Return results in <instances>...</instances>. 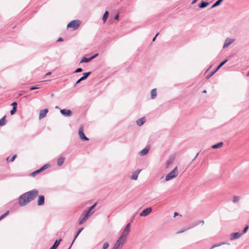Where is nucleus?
<instances>
[{
    "label": "nucleus",
    "mask_w": 249,
    "mask_h": 249,
    "mask_svg": "<svg viewBox=\"0 0 249 249\" xmlns=\"http://www.w3.org/2000/svg\"><path fill=\"white\" fill-rule=\"evenodd\" d=\"M38 191L33 189L19 196L18 203L20 206H24L33 200L38 195Z\"/></svg>",
    "instance_id": "1"
},
{
    "label": "nucleus",
    "mask_w": 249,
    "mask_h": 249,
    "mask_svg": "<svg viewBox=\"0 0 249 249\" xmlns=\"http://www.w3.org/2000/svg\"><path fill=\"white\" fill-rule=\"evenodd\" d=\"M178 175L177 167H175L165 176V180L168 181L176 177Z\"/></svg>",
    "instance_id": "2"
},
{
    "label": "nucleus",
    "mask_w": 249,
    "mask_h": 249,
    "mask_svg": "<svg viewBox=\"0 0 249 249\" xmlns=\"http://www.w3.org/2000/svg\"><path fill=\"white\" fill-rule=\"evenodd\" d=\"M81 21L79 20H74L71 21L67 25L68 28H72L73 30L77 29L80 26Z\"/></svg>",
    "instance_id": "3"
},
{
    "label": "nucleus",
    "mask_w": 249,
    "mask_h": 249,
    "mask_svg": "<svg viewBox=\"0 0 249 249\" xmlns=\"http://www.w3.org/2000/svg\"><path fill=\"white\" fill-rule=\"evenodd\" d=\"M89 216V212L84 211L79 218V224H82L85 221L87 220Z\"/></svg>",
    "instance_id": "4"
},
{
    "label": "nucleus",
    "mask_w": 249,
    "mask_h": 249,
    "mask_svg": "<svg viewBox=\"0 0 249 249\" xmlns=\"http://www.w3.org/2000/svg\"><path fill=\"white\" fill-rule=\"evenodd\" d=\"M78 134L80 138L85 141H87L89 140V139L85 136L84 133V128L83 126H81L79 129Z\"/></svg>",
    "instance_id": "5"
},
{
    "label": "nucleus",
    "mask_w": 249,
    "mask_h": 249,
    "mask_svg": "<svg viewBox=\"0 0 249 249\" xmlns=\"http://www.w3.org/2000/svg\"><path fill=\"white\" fill-rule=\"evenodd\" d=\"M125 240L121 238H119L117 240L112 249H118L120 246H122L124 244Z\"/></svg>",
    "instance_id": "6"
},
{
    "label": "nucleus",
    "mask_w": 249,
    "mask_h": 249,
    "mask_svg": "<svg viewBox=\"0 0 249 249\" xmlns=\"http://www.w3.org/2000/svg\"><path fill=\"white\" fill-rule=\"evenodd\" d=\"M152 209L151 207L147 208L143 210L140 213V216H146L149 215L152 212Z\"/></svg>",
    "instance_id": "7"
},
{
    "label": "nucleus",
    "mask_w": 249,
    "mask_h": 249,
    "mask_svg": "<svg viewBox=\"0 0 249 249\" xmlns=\"http://www.w3.org/2000/svg\"><path fill=\"white\" fill-rule=\"evenodd\" d=\"M235 40V39L234 38H227L225 40L223 48L228 47L232 43H233Z\"/></svg>",
    "instance_id": "8"
},
{
    "label": "nucleus",
    "mask_w": 249,
    "mask_h": 249,
    "mask_svg": "<svg viewBox=\"0 0 249 249\" xmlns=\"http://www.w3.org/2000/svg\"><path fill=\"white\" fill-rule=\"evenodd\" d=\"M91 73V72L90 71H89V72H85L83 74V76H82L80 79H79L76 82V83L75 84V86L76 85L79 84V83H80L83 80H84L85 79H86L87 78V77Z\"/></svg>",
    "instance_id": "9"
},
{
    "label": "nucleus",
    "mask_w": 249,
    "mask_h": 249,
    "mask_svg": "<svg viewBox=\"0 0 249 249\" xmlns=\"http://www.w3.org/2000/svg\"><path fill=\"white\" fill-rule=\"evenodd\" d=\"M60 113L63 116L70 117L72 115V112L70 109H62L60 110Z\"/></svg>",
    "instance_id": "10"
},
{
    "label": "nucleus",
    "mask_w": 249,
    "mask_h": 249,
    "mask_svg": "<svg viewBox=\"0 0 249 249\" xmlns=\"http://www.w3.org/2000/svg\"><path fill=\"white\" fill-rule=\"evenodd\" d=\"M141 171L140 169H137L133 172L130 176V178L132 180H137L139 173Z\"/></svg>",
    "instance_id": "11"
},
{
    "label": "nucleus",
    "mask_w": 249,
    "mask_h": 249,
    "mask_svg": "<svg viewBox=\"0 0 249 249\" xmlns=\"http://www.w3.org/2000/svg\"><path fill=\"white\" fill-rule=\"evenodd\" d=\"M242 235V233H240V232L232 233L230 236V239H231V240L237 239L239 238Z\"/></svg>",
    "instance_id": "12"
},
{
    "label": "nucleus",
    "mask_w": 249,
    "mask_h": 249,
    "mask_svg": "<svg viewBox=\"0 0 249 249\" xmlns=\"http://www.w3.org/2000/svg\"><path fill=\"white\" fill-rule=\"evenodd\" d=\"M98 53H96L95 54L92 55V56L89 57V58H87V57H84L81 60H80V63H83V62H89L90 61H91L92 59H93V58H94L95 57H96L97 56H98Z\"/></svg>",
    "instance_id": "13"
},
{
    "label": "nucleus",
    "mask_w": 249,
    "mask_h": 249,
    "mask_svg": "<svg viewBox=\"0 0 249 249\" xmlns=\"http://www.w3.org/2000/svg\"><path fill=\"white\" fill-rule=\"evenodd\" d=\"M150 150V146H146L143 149L140 151L139 153V155L141 156H143L147 154Z\"/></svg>",
    "instance_id": "14"
},
{
    "label": "nucleus",
    "mask_w": 249,
    "mask_h": 249,
    "mask_svg": "<svg viewBox=\"0 0 249 249\" xmlns=\"http://www.w3.org/2000/svg\"><path fill=\"white\" fill-rule=\"evenodd\" d=\"M48 112V109L47 108H45L43 110H41L39 112V119L40 120L44 118L46 116V114Z\"/></svg>",
    "instance_id": "15"
},
{
    "label": "nucleus",
    "mask_w": 249,
    "mask_h": 249,
    "mask_svg": "<svg viewBox=\"0 0 249 249\" xmlns=\"http://www.w3.org/2000/svg\"><path fill=\"white\" fill-rule=\"evenodd\" d=\"M45 198L44 196L42 195H40L38 196V199L37 200V205L38 206L43 205L44 204Z\"/></svg>",
    "instance_id": "16"
},
{
    "label": "nucleus",
    "mask_w": 249,
    "mask_h": 249,
    "mask_svg": "<svg viewBox=\"0 0 249 249\" xmlns=\"http://www.w3.org/2000/svg\"><path fill=\"white\" fill-rule=\"evenodd\" d=\"M146 121V119L145 117H143L139 119L137 121V124L140 126H142Z\"/></svg>",
    "instance_id": "17"
},
{
    "label": "nucleus",
    "mask_w": 249,
    "mask_h": 249,
    "mask_svg": "<svg viewBox=\"0 0 249 249\" xmlns=\"http://www.w3.org/2000/svg\"><path fill=\"white\" fill-rule=\"evenodd\" d=\"M61 241V238L59 240H56L53 245L49 249H56Z\"/></svg>",
    "instance_id": "18"
},
{
    "label": "nucleus",
    "mask_w": 249,
    "mask_h": 249,
    "mask_svg": "<svg viewBox=\"0 0 249 249\" xmlns=\"http://www.w3.org/2000/svg\"><path fill=\"white\" fill-rule=\"evenodd\" d=\"M129 232L127 231L126 230H124L123 232L122 233L120 238H121L122 239H124L125 241L126 237L128 235Z\"/></svg>",
    "instance_id": "19"
},
{
    "label": "nucleus",
    "mask_w": 249,
    "mask_h": 249,
    "mask_svg": "<svg viewBox=\"0 0 249 249\" xmlns=\"http://www.w3.org/2000/svg\"><path fill=\"white\" fill-rule=\"evenodd\" d=\"M157 95V90L156 89H152L151 91L150 95L152 99H154Z\"/></svg>",
    "instance_id": "20"
},
{
    "label": "nucleus",
    "mask_w": 249,
    "mask_h": 249,
    "mask_svg": "<svg viewBox=\"0 0 249 249\" xmlns=\"http://www.w3.org/2000/svg\"><path fill=\"white\" fill-rule=\"evenodd\" d=\"M64 160L65 158L63 157H60V158H59L57 159V165L59 166H61L63 164Z\"/></svg>",
    "instance_id": "21"
},
{
    "label": "nucleus",
    "mask_w": 249,
    "mask_h": 249,
    "mask_svg": "<svg viewBox=\"0 0 249 249\" xmlns=\"http://www.w3.org/2000/svg\"><path fill=\"white\" fill-rule=\"evenodd\" d=\"M209 5V2L202 0L198 5L200 8H204Z\"/></svg>",
    "instance_id": "22"
},
{
    "label": "nucleus",
    "mask_w": 249,
    "mask_h": 249,
    "mask_svg": "<svg viewBox=\"0 0 249 249\" xmlns=\"http://www.w3.org/2000/svg\"><path fill=\"white\" fill-rule=\"evenodd\" d=\"M174 160V158L170 157L166 161V168H168L171 164H172Z\"/></svg>",
    "instance_id": "23"
},
{
    "label": "nucleus",
    "mask_w": 249,
    "mask_h": 249,
    "mask_svg": "<svg viewBox=\"0 0 249 249\" xmlns=\"http://www.w3.org/2000/svg\"><path fill=\"white\" fill-rule=\"evenodd\" d=\"M223 145V142H220L217 144L212 145V148L213 149L219 148H220L221 147H222Z\"/></svg>",
    "instance_id": "24"
},
{
    "label": "nucleus",
    "mask_w": 249,
    "mask_h": 249,
    "mask_svg": "<svg viewBox=\"0 0 249 249\" xmlns=\"http://www.w3.org/2000/svg\"><path fill=\"white\" fill-rule=\"evenodd\" d=\"M83 228H81L80 229H78V230L77 231L76 234L75 235V236H74V238L72 242V244H73L75 241V240L76 239V238L77 237V236L79 235V234H80V233L83 231Z\"/></svg>",
    "instance_id": "25"
},
{
    "label": "nucleus",
    "mask_w": 249,
    "mask_h": 249,
    "mask_svg": "<svg viewBox=\"0 0 249 249\" xmlns=\"http://www.w3.org/2000/svg\"><path fill=\"white\" fill-rule=\"evenodd\" d=\"M6 116H4L1 119H0V126H2L6 124Z\"/></svg>",
    "instance_id": "26"
},
{
    "label": "nucleus",
    "mask_w": 249,
    "mask_h": 249,
    "mask_svg": "<svg viewBox=\"0 0 249 249\" xmlns=\"http://www.w3.org/2000/svg\"><path fill=\"white\" fill-rule=\"evenodd\" d=\"M191 228H193V227H192V226H190V227H189L188 228H182L180 231H177V233L178 234V233H182V232H183L186 231L187 230H189V229H190Z\"/></svg>",
    "instance_id": "27"
},
{
    "label": "nucleus",
    "mask_w": 249,
    "mask_h": 249,
    "mask_svg": "<svg viewBox=\"0 0 249 249\" xmlns=\"http://www.w3.org/2000/svg\"><path fill=\"white\" fill-rule=\"evenodd\" d=\"M108 14H109V13L107 11H106L103 16V18H102V20H103V21L105 22L106 21L107 18H108Z\"/></svg>",
    "instance_id": "28"
},
{
    "label": "nucleus",
    "mask_w": 249,
    "mask_h": 249,
    "mask_svg": "<svg viewBox=\"0 0 249 249\" xmlns=\"http://www.w3.org/2000/svg\"><path fill=\"white\" fill-rule=\"evenodd\" d=\"M228 61V59H226L224 61L221 62L219 65L217 66L216 69V71H218L222 66H223Z\"/></svg>",
    "instance_id": "29"
},
{
    "label": "nucleus",
    "mask_w": 249,
    "mask_h": 249,
    "mask_svg": "<svg viewBox=\"0 0 249 249\" xmlns=\"http://www.w3.org/2000/svg\"><path fill=\"white\" fill-rule=\"evenodd\" d=\"M223 0H217L212 6V8H214L220 4Z\"/></svg>",
    "instance_id": "30"
},
{
    "label": "nucleus",
    "mask_w": 249,
    "mask_h": 249,
    "mask_svg": "<svg viewBox=\"0 0 249 249\" xmlns=\"http://www.w3.org/2000/svg\"><path fill=\"white\" fill-rule=\"evenodd\" d=\"M204 221H203V220H200V221H198L196 222L195 223L193 224L192 225V227L194 228V227L197 226L199 224H204Z\"/></svg>",
    "instance_id": "31"
},
{
    "label": "nucleus",
    "mask_w": 249,
    "mask_h": 249,
    "mask_svg": "<svg viewBox=\"0 0 249 249\" xmlns=\"http://www.w3.org/2000/svg\"><path fill=\"white\" fill-rule=\"evenodd\" d=\"M16 157H17V155H15L13 156L11 158H10V157H7L6 159V160L8 161L12 162L15 160V159H16Z\"/></svg>",
    "instance_id": "32"
},
{
    "label": "nucleus",
    "mask_w": 249,
    "mask_h": 249,
    "mask_svg": "<svg viewBox=\"0 0 249 249\" xmlns=\"http://www.w3.org/2000/svg\"><path fill=\"white\" fill-rule=\"evenodd\" d=\"M96 205H97L96 203H94L93 205H92L91 207H90L89 208V210L88 211H87L86 212H89V214L90 215L91 211H92V210L94 208V207L96 206Z\"/></svg>",
    "instance_id": "33"
},
{
    "label": "nucleus",
    "mask_w": 249,
    "mask_h": 249,
    "mask_svg": "<svg viewBox=\"0 0 249 249\" xmlns=\"http://www.w3.org/2000/svg\"><path fill=\"white\" fill-rule=\"evenodd\" d=\"M49 166H50L49 164H46L44 165H43L42 167H41L39 169H40V171L42 172V171H44V170H45L46 169H47V168H48Z\"/></svg>",
    "instance_id": "34"
},
{
    "label": "nucleus",
    "mask_w": 249,
    "mask_h": 249,
    "mask_svg": "<svg viewBox=\"0 0 249 249\" xmlns=\"http://www.w3.org/2000/svg\"><path fill=\"white\" fill-rule=\"evenodd\" d=\"M240 197L239 196H234L233 197V202L234 203H237L239 201V200H240Z\"/></svg>",
    "instance_id": "35"
},
{
    "label": "nucleus",
    "mask_w": 249,
    "mask_h": 249,
    "mask_svg": "<svg viewBox=\"0 0 249 249\" xmlns=\"http://www.w3.org/2000/svg\"><path fill=\"white\" fill-rule=\"evenodd\" d=\"M9 213V211H7L4 213H3L2 215H1L0 216V220H1V219H2L4 217H5Z\"/></svg>",
    "instance_id": "36"
},
{
    "label": "nucleus",
    "mask_w": 249,
    "mask_h": 249,
    "mask_svg": "<svg viewBox=\"0 0 249 249\" xmlns=\"http://www.w3.org/2000/svg\"><path fill=\"white\" fill-rule=\"evenodd\" d=\"M216 71L214 70V71L211 72V73L210 74H209L208 75H207L206 76V78L207 79L210 78L216 72Z\"/></svg>",
    "instance_id": "37"
},
{
    "label": "nucleus",
    "mask_w": 249,
    "mask_h": 249,
    "mask_svg": "<svg viewBox=\"0 0 249 249\" xmlns=\"http://www.w3.org/2000/svg\"><path fill=\"white\" fill-rule=\"evenodd\" d=\"M109 247V244L108 242H105L103 244L102 249H107Z\"/></svg>",
    "instance_id": "38"
},
{
    "label": "nucleus",
    "mask_w": 249,
    "mask_h": 249,
    "mask_svg": "<svg viewBox=\"0 0 249 249\" xmlns=\"http://www.w3.org/2000/svg\"><path fill=\"white\" fill-rule=\"evenodd\" d=\"M40 172H41L40 171V169H38V170H36V171H34V172H32V173H31V175H32V176H35L37 174H38V173H40Z\"/></svg>",
    "instance_id": "39"
},
{
    "label": "nucleus",
    "mask_w": 249,
    "mask_h": 249,
    "mask_svg": "<svg viewBox=\"0 0 249 249\" xmlns=\"http://www.w3.org/2000/svg\"><path fill=\"white\" fill-rule=\"evenodd\" d=\"M16 111H17V108H16L15 107H13V108L10 111V114L11 115H13V114H14L15 113Z\"/></svg>",
    "instance_id": "40"
},
{
    "label": "nucleus",
    "mask_w": 249,
    "mask_h": 249,
    "mask_svg": "<svg viewBox=\"0 0 249 249\" xmlns=\"http://www.w3.org/2000/svg\"><path fill=\"white\" fill-rule=\"evenodd\" d=\"M39 89V87H38L37 86H35L31 87L30 88V90H33L37 89Z\"/></svg>",
    "instance_id": "41"
},
{
    "label": "nucleus",
    "mask_w": 249,
    "mask_h": 249,
    "mask_svg": "<svg viewBox=\"0 0 249 249\" xmlns=\"http://www.w3.org/2000/svg\"><path fill=\"white\" fill-rule=\"evenodd\" d=\"M124 230H126L127 231H128V232H129L130 231V223H128L125 228H124Z\"/></svg>",
    "instance_id": "42"
},
{
    "label": "nucleus",
    "mask_w": 249,
    "mask_h": 249,
    "mask_svg": "<svg viewBox=\"0 0 249 249\" xmlns=\"http://www.w3.org/2000/svg\"><path fill=\"white\" fill-rule=\"evenodd\" d=\"M248 228H249V226H248V225H247V226L244 228V230H243V232H242V234H243L247 232V230H248Z\"/></svg>",
    "instance_id": "43"
},
{
    "label": "nucleus",
    "mask_w": 249,
    "mask_h": 249,
    "mask_svg": "<svg viewBox=\"0 0 249 249\" xmlns=\"http://www.w3.org/2000/svg\"><path fill=\"white\" fill-rule=\"evenodd\" d=\"M83 71V69L81 68H79L78 69H77L75 71H74V73H78V72H80L81 71Z\"/></svg>",
    "instance_id": "44"
},
{
    "label": "nucleus",
    "mask_w": 249,
    "mask_h": 249,
    "mask_svg": "<svg viewBox=\"0 0 249 249\" xmlns=\"http://www.w3.org/2000/svg\"><path fill=\"white\" fill-rule=\"evenodd\" d=\"M11 105L13 106V107H15V108H17L18 104L17 102H13Z\"/></svg>",
    "instance_id": "45"
},
{
    "label": "nucleus",
    "mask_w": 249,
    "mask_h": 249,
    "mask_svg": "<svg viewBox=\"0 0 249 249\" xmlns=\"http://www.w3.org/2000/svg\"><path fill=\"white\" fill-rule=\"evenodd\" d=\"M119 18V14H117L115 17H114V19L115 20H118Z\"/></svg>",
    "instance_id": "46"
},
{
    "label": "nucleus",
    "mask_w": 249,
    "mask_h": 249,
    "mask_svg": "<svg viewBox=\"0 0 249 249\" xmlns=\"http://www.w3.org/2000/svg\"><path fill=\"white\" fill-rule=\"evenodd\" d=\"M158 35H159V33H157V34L156 35V36L153 38L152 41H154L155 40L156 38Z\"/></svg>",
    "instance_id": "47"
},
{
    "label": "nucleus",
    "mask_w": 249,
    "mask_h": 249,
    "mask_svg": "<svg viewBox=\"0 0 249 249\" xmlns=\"http://www.w3.org/2000/svg\"><path fill=\"white\" fill-rule=\"evenodd\" d=\"M198 155V153H197L196 154V156H195V158L193 159L192 161H194L196 158V157H197Z\"/></svg>",
    "instance_id": "48"
},
{
    "label": "nucleus",
    "mask_w": 249,
    "mask_h": 249,
    "mask_svg": "<svg viewBox=\"0 0 249 249\" xmlns=\"http://www.w3.org/2000/svg\"><path fill=\"white\" fill-rule=\"evenodd\" d=\"M178 214H179L177 212H175L174 214V216L175 217L177 215H178Z\"/></svg>",
    "instance_id": "49"
},
{
    "label": "nucleus",
    "mask_w": 249,
    "mask_h": 249,
    "mask_svg": "<svg viewBox=\"0 0 249 249\" xmlns=\"http://www.w3.org/2000/svg\"><path fill=\"white\" fill-rule=\"evenodd\" d=\"M63 39L62 37H59L58 40H57V42L62 41Z\"/></svg>",
    "instance_id": "50"
},
{
    "label": "nucleus",
    "mask_w": 249,
    "mask_h": 249,
    "mask_svg": "<svg viewBox=\"0 0 249 249\" xmlns=\"http://www.w3.org/2000/svg\"><path fill=\"white\" fill-rule=\"evenodd\" d=\"M51 74V72H48L46 74V76L50 75Z\"/></svg>",
    "instance_id": "51"
},
{
    "label": "nucleus",
    "mask_w": 249,
    "mask_h": 249,
    "mask_svg": "<svg viewBox=\"0 0 249 249\" xmlns=\"http://www.w3.org/2000/svg\"><path fill=\"white\" fill-rule=\"evenodd\" d=\"M197 0H193L192 2V4H194L195 3L196 1Z\"/></svg>",
    "instance_id": "52"
},
{
    "label": "nucleus",
    "mask_w": 249,
    "mask_h": 249,
    "mask_svg": "<svg viewBox=\"0 0 249 249\" xmlns=\"http://www.w3.org/2000/svg\"><path fill=\"white\" fill-rule=\"evenodd\" d=\"M246 76L249 77V71L248 72V73L246 74Z\"/></svg>",
    "instance_id": "53"
},
{
    "label": "nucleus",
    "mask_w": 249,
    "mask_h": 249,
    "mask_svg": "<svg viewBox=\"0 0 249 249\" xmlns=\"http://www.w3.org/2000/svg\"><path fill=\"white\" fill-rule=\"evenodd\" d=\"M206 92H207L206 90H204L203 91V93H206Z\"/></svg>",
    "instance_id": "54"
},
{
    "label": "nucleus",
    "mask_w": 249,
    "mask_h": 249,
    "mask_svg": "<svg viewBox=\"0 0 249 249\" xmlns=\"http://www.w3.org/2000/svg\"><path fill=\"white\" fill-rule=\"evenodd\" d=\"M72 244H72V243L71 244V246H70V247L69 248V249H71V246H72Z\"/></svg>",
    "instance_id": "55"
}]
</instances>
